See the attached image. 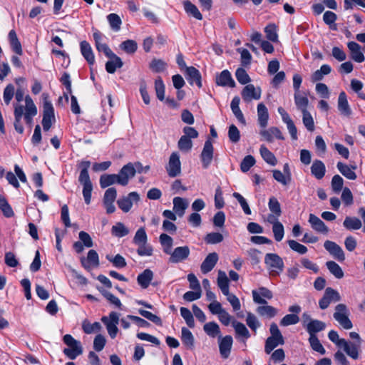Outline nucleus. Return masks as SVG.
<instances>
[{"mask_svg":"<svg viewBox=\"0 0 365 365\" xmlns=\"http://www.w3.org/2000/svg\"><path fill=\"white\" fill-rule=\"evenodd\" d=\"M132 163L125 165L117 174L119 178V185L125 186L128 184L129 180L135 175V170Z\"/></svg>","mask_w":365,"mask_h":365,"instance_id":"nucleus-13","label":"nucleus"},{"mask_svg":"<svg viewBox=\"0 0 365 365\" xmlns=\"http://www.w3.org/2000/svg\"><path fill=\"white\" fill-rule=\"evenodd\" d=\"M217 285L224 295H227L229 291V279L225 272L220 270L217 277Z\"/></svg>","mask_w":365,"mask_h":365,"instance_id":"nucleus-39","label":"nucleus"},{"mask_svg":"<svg viewBox=\"0 0 365 365\" xmlns=\"http://www.w3.org/2000/svg\"><path fill=\"white\" fill-rule=\"evenodd\" d=\"M166 170L170 178H175L181 173V163L178 153H173L170 158Z\"/></svg>","mask_w":365,"mask_h":365,"instance_id":"nucleus-9","label":"nucleus"},{"mask_svg":"<svg viewBox=\"0 0 365 365\" xmlns=\"http://www.w3.org/2000/svg\"><path fill=\"white\" fill-rule=\"evenodd\" d=\"M277 111L281 115L283 123L286 124L292 139L294 140H297L298 136L297 127L288 113L282 107H279Z\"/></svg>","mask_w":365,"mask_h":365,"instance_id":"nucleus-14","label":"nucleus"},{"mask_svg":"<svg viewBox=\"0 0 365 365\" xmlns=\"http://www.w3.org/2000/svg\"><path fill=\"white\" fill-rule=\"evenodd\" d=\"M326 328V324L322 321L314 319L309 322L305 328L309 336H316V333L323 331Z\"/></svg>","mask_w":365,"mask_h":365,"instance_id":"nucleus-34","label":"nucleus"},{"mask_svg":"<svg viewBox=\"0 0 365 365\" xmlns=\"http://www.w3.org/2000/svg\"><path fill=\"white\" fill-rule=\"evenodd\" d=\"M81 52L89 65H93L95 63V56L91 45L86 41H83L80 43Z\"/></svg>","mask_w":365,"mask_h":365,"instance_id":"nucleus-30","label":"nucleus"},{"mask_svg":"<svg viewBox=\"0 0 365 365\" xmlns=\"http://www.w3.org/2000/svg\"><path fill=\"white\" fill-rule=\"evenodd\" d=\"M81 263L83 267L86 269L98 267L99 265V258L98 253L93 250H89L88 252L87 258H83L81 259Z\"/></svg>","mask_w":365,"mask_h":365,"instance_id":"nucleus-26","label":"nucleus"},{"mask_svg":"<svg viewBox=\"0 0 365 365\" xmlns=\"http://www.w3.org/2000/svg\"><path fill=\"white\" fill-rule=\"evenodd\" d=\"M112 234L118 237H123L129 233L128 229L121 222H118L112 227Z\"/></svg>","mask_w":365,"mask_h":365,"instance_id":"nucleus-57","label":"nucleus"},{"mask_svg":"<svg viewBox=\"0 0 365 365\" xmlns=\"http://www.w3.org/2000/svg\"><path fill=\"white\" fill-rule=\"evenodd\" d=\"M148 242V236L144 227L139 228L133 237V243L136 245L145 244Z\"/></svg>","mask_w":365,"mask_h":365,"instance_id":"nucleus-59","label":"nucleus"},{"mask_svg":"<svg viewBox=\"0 0 365 365\" xmlns=\"http://www.w3.org/2000/svg\"><path fill=\"white\" fill-rule=\"evenodd\" d=\"M101 321L106 325L110 338H115L118 331L117 325L119 323V314L115 312H111L108 317H103Z\"/></svg>","mask_w":365,"mask_h":365,"instance_id":"nucleus-8","label":"nucleus"},{"mask_svg":"<svg viewBox=\"0 0 365 365\" xmlns=\"http://www.w3.org/2000/svg\"><path fill=\"white\" fill-rule=\"evenodd\" d=\"M302 122L305 128L310 132L314 130V121L311 113L307 110L302 112Z\"/></svg>","mask_w":365,"mask_h":365,"instance_id":"nucleus-54","label":"nucleus"},{"mask_svg":"<svg viewBox=\"0 0 365 365\" xmlns=\"http://www.w3.org/2000/svg\"><path fill=\"white\" fill-rule=\"evenodd\" d=\"M42 97L43 100L42 125L43 130L45 131H48L51 128L52 123L55 120L54 108L51 102L48 99L49 96L48 93H43Z\"/></svg>","mask_w":365,"mask_h":365,"instance_id":"nucleus-6","label":"nucleus"},{"mask_svg":"<svg viewBox=\"0 0 365 365\" xmlns=\"http://www.w3.org/2000/svg\"><path fill=\"white\" fill-rule=\"evenodd\" d=\"M107 19L112 30L118 31L120 29L122 21L118 14L114 13L110 14L107 16Z\"/></svg>","mask_w":365,"mask_h":365,"instance_id":"nucleus-52","label":"nucleus"},{"mask_svg":"<svg viewBox=\"0 0 365 365\" xmlns=\"http://www.w3.org/2000/svg\"><path fill=\"white\" fill-rule=\"evenodd\" d=\"M309 222L312 228L317 232L324 235L328 234L329 230L325 223L317 216L314 214H309Z\"/></svg>","mask_w":365,"mask_h":365,"instance_id":"nucleus-22","label":"nucleus"},{"mask_svg":"<svg viewBox=\"0 0 365 365\" xmlns=\"http://www.w3.org/2000/svg\"><path fill=\"white\" fill-rule=\"evenodd\" d=\"M173 211L179 217L183 216L185 211L188 206V202L186 199L180 197H175L173 198Z\"/></svg>","mask_w":365,"mask_h":365,"instance_id":"nucleus-32","label":"nucleus"},{"mask_svg":"<svg viewBox=\"0 0 365 365\" xmlns=\"http://www.w3.org/2000/svg\"><path fill=\"white\" fill-rule=\"evenodd\" d=\"M119 178L117 174H104L100 178V185L106 188L115 183L119 184Z\"/></svg>","mask_w":365,"mask_h":365,"instance_id":"nucleus-40","label":"nucleus"},{"mask_svg":"<svg viewBox=\"0 0 365 365\" xmlns=\"http://www.w3.org/2000/svg\"><path fill=\"white\" fill-rule=\"evenodd\" d=\"M185 76L190 84L195 83L199 88L202 87L201 74L195 67H186Z\"/></svg>","mask_w":365,"mask_h":365,"instance_id":"nucleus-23","label":"nucleus"},{"mask_svg":"<svg viewBox=\"0 0 365 365\" xmlns=\"http://www.w3.org/2000/svg\"><path fill=\"white\" fill-rule=\"evenodd\" d=\"M309 341L312 349L314 351H317L321 354H324L326 353L325 349L324 348V346H322L317 336H309Z\"/></svg>","mask_w":365,"mask_h":365,"instance_id":"nucleus-61","label":"nucleus"},{"mask_svg":"<svg viewBox=\"0 0 365 365\" xmlns=\"http://www.w3.org/2000/svg\"><path fill=\"white\" fill-rule=\"evenodd\" d=\"M266 37L272 42L278 41V35L277 33V27L274 24H269L264 29Z\"/></svg>","mask_w":365,"mask_h":365,"instance_id":"nucleus-64","label":"nucleus"},{"mask_svg":"<svg viewBox=\"0 0 365 365\" xmlns=\"http://www.w3.org/2000/svg\"><path fill=\"white\" fill-rule=\"evenodd\" d=\"M25 106L20 104H14V125L16 132L20 134L24 133V128L21 123V118L24 116L26 123L31 125L33 118L37 115V108L30 96L25 97Z\"/></svg>","mask_w":365,"mask_h":365,"instance_id":"nucleus-1","label":"nucleus"},{"mask_svg":"<svg viewBox=\"0 0 365 365\" xmlns=\"http://www.w3.org/2000/svg\"><path fill=\"white\" fill-rule=\"evenodd\" d=\"M184 9L187 14L192 16L197 20H202V15L200 12L197 7L191 3L190 1H185L183 2Z\"/></svg>","mask_w":365,"mask_h":365,"instance_id":"nucleus-45","label":"nucleus"},{"mask_svg":"<svg viewBox=\"0 0 365 365\" xmlns=\"http://www.w3.org/2000/svg\"><path fill=\"white\" fill-rule=\"evenodd\" d=\"M216 83L220 86H228L233 88L235 83L232 78L231 73L227 70L222 71L216 78Z\"/></svg>","mask_w":365,"mask_h":365,"instance_id":"nucleus-28","label":"nucleus"},{"mask_svg":"<svg viewBox=\"0 0 365 365\" xmlns=\"http://www.w3.org/2000/svg\"><path fill=\"white\" fill-rule=\"evenodd\" d=\"M106 259L112 262L115 267L118 269L124 268L127 265L125 258L119 254L116 255L115 257L107 255Z\"/></svg>","mask_w":365,"mask_h":365,"instance_id":"nucleus-55","label":"nucleus"},{"mask_svg":"<svg viewBox=\"0 0 365 365\" xmlns=\"http://www.w3.org/2000/svg\"><path fill=\"white\" fill-rule=\"evenodd\" d=\"M337 108L340 114L344 117L350 118L352 110L349 106L345 92L341 91L338 97Z\"/></svg>","mask_w":365,"mask_h":365,"instance_id":"nucleus-20","label":"nucleus"},{"mask_svg":"<svg viewBox=\"0 0 365 365\" xmlns=\"http://www.w3.org/2000/svg\"><path fill=\"white\" fill-rule=\"evenodd\" d=\"M181 339L184 345L188 349H192L194 346V336L186 327H182L181 329Z\"/></svg>","mask_w":365,"mask_h":365,"instance_id":"nucleus-44","label":"nucleus"},{"mask_svg":"<svg viewBox=\"0 0 365 365\" xmlns=\"http://www.w3.org/2000/svg\"><path fill=\"white\" fill-rule=\"evenodd\" d=\"M259 153L264 160L269 165H275L277 163V159L274 154L270 152L268 148L262 145L259 148Z\"/></svg>","mask_w":365,"mask_h":365,"instance_id":"nucleus-47","label":"nucleus"},{"mask_svg":"<svg viewBox=\"0 0 365 365\" xmlns=\"http://www.w3.org/2000/svg\"><path fill=\"white\" fill-rule=\"evenodd\" d=\"M165 84L160 77H158L155 81V90L157 98L163 101L165 99Z\"/></svg>","mask_w":365,"mask_h":365,"instance_id":"nucleus-53","label":"nucleus"},{"mask_svg":"<svg viewBox=\"0 0 365 365\" xmlns=\"http://www.w3.org/2000/svg\"><path fill=\"white\" fill-rule=\"evenodd\" d=\"M343 225L349 230H359L362 227L361 221L355 217H346L343 222Z\"/></svg>","mask_w":365,"mask_h":365,"instance_id":"nucleus-46","label":"nucleus"},{"mask_svg":"<svg viewBox=\"0 0 365 365\" xmlns=\"http://www.w3.org/2000/svg\"><path fill=\"white\" fill-rule=\"evenodd\" d=\"M218 261V255L216 252L210 253L201 264L200 269L203 274L210 272Z\"/></svg>","mask_w":365,"mask_h":365,"instance_id":"nucleus-24","label":"nucleus"},{"mask_svg":"<svg viewBox=\"0 0 365 365\" xmlns=\"http://www.w3.org/2000/svg\"><path fill=\"white\" fill-rule=\"evenodd\" d=\"M219 350L221 356L223 359H227L231 353V349L233 344L232 337L230 335L225 336H220L218 338Z\"/></svg>","mask_w":365,"mask_h":365,"instance_id":"nucleus-17","label":"nucleus"},{"mask_svg":"<svg viewBox=\"0 0 365 365\" xmlns=\"http://www.w3.org/2000/svg\"><path fill=\"white\" fill-rule=\"evenodd\" d=\"M295 105L301 112L307 111L309 105V99L300 92L294 93V96Z\"/></svg>","mask_w":365,"mask_h":365,"instance_id":"nucleus-38","label":"nucleus"},{"mask_svg":"<svg viewBox=\"0 0 365 365\" xmlns=\"http://www.w3.org/2000/svg\"><path fill=\"white\" fill-rule=\"evenodd\" d=\"M110 58L106 63V70L108 73H114L118 68L123 66L121 58L115 54L108 57Z\"/></svg>","mask_w":365,"mask_h":365,"instance_id":"nucleus-31","label":"nucleus"},{"mask_svg":"<svg viewBox=\"0 0 365 365\" xmlns=\"http://www.w3.org/2000/svg\"><path fill=\"white\" fill-rule=\"evenodd\" d=\"M180 314L190 328L195 327V320L192 312L186 307H181Z\"/></svg>","mask_w":365,"mask_h":365,"instance_id":"nucleus-58","label":"nucleus"},{"mask_svg":"<svg viewBox=\"0 0 365 365\" xmlns=\"http://www.w3.org/2000/svg\"><path fill=\"white\" fill-rule=\"evenodd\" d=\"M336 168L347 179L351 180H354L356 179V174L349 165L341 162H339L337 163Z\"/></svg>","mask_w":365,"mask_h":365,"instance_id":"nucleus-43","label":"nucleus"},{"mask_svg":"<svg viewBox=\"0 0 365 365\" xmlns=\"http://www.w3.org/2000/svg\"><path fill=\"white\" fill-rule=\"evenodd\" d=\"M325 250L339 262L345 259V255L342 248L336 242L330 240H326L324 244Z\"/></svg>","mask_w":365,"mask_h":365,"instance_id":"nucleus-16","label":"nucleus"},{"mask_svg":"<svg viewBox=\"0 0 365 365\" xmlns=\"http://www.w3.org/2000/svg\"><path fill=\"white\" fill-rule=\"evenodd\" d=\"M213 145L210 140H207L204 144L202 151L200 155L202 167L207 168L211 164L213 158Z\"/></svg>","mask_w":365,"mask_h":365,"instance_id":"nucleus-18","label":"nucleus"},{"mask_svg":"<svg viewBox=\"0 0 365 365\" xmlns=\"http://www.w3.org/2000/svg\"><path fill=\"white\" fill-rule=\"evenodd\" d=\"M331 68L328 64L322 65L319 70L314 72L311 76L312 82H317L322 81L324 76L328 75L331 73Z\"/></svg>","mask_w":365,"mask_h":365,"instance_id":"nucleus-41","label":"nucleus"},{"mask_svg":"<svg viewBox=\"0 0 365 365\" xmlns=\"http://www.w3.org/2000/svg\"><path fill=\"white\" fill-rule=\"evenodd\" d=\"M326 172V167L324 163L321 160H316L313 162L311 166L312 174L317 179H322Z\"/></svg>","mask_w":365,"mask_h":365,"instance_id":"nucleus-36","label":"nucleus"},{"mask_svg":"<svg viewBox=\"0 0 365 365\" xmlns=\"http://www.w3.org/2000/svg\"><path fill=\"white\" fill-rule=\"evenodd\" d=\"M340 299V295L337 291L331 287H327L323 297L319 302V307L322 309H325L332 302H338Z\"/></svg>","mask_w":365,"mask_h":365,"instance_id":"nucleus-11","label":"nucleus"},{"mask_svg":"<svg viewBox=\"0 0 365 365\" xmlns=\"http://www.w3.org/2000/svg\"><path fill=\"white\" fill-rule=\"evenodd\" d=\"M190 253V248L187 246L178 247L173 250H171L169 262L171 263L182 262L187 259Z\"/></svg>","mask_w":365,"mask_h":365,"instance_id":"nucleus-10","label":"nucleus"},{"mask_svg":"<svg viewBox=\"0 0 365 365\" xmlns=\"http://www.w3.org/2000/svg\"><path fill=\"white\" fill-rule=\"evenodd\" d=\"M268 207L271 213H274L277 215H282L280 203L275 197H271L269 199Z\"/></svg>","mask_w":365,"mask_h":365,"instance_id":"nucleus-60","label":"nucleus"},{"mask_svg":"<svg viewBox=\"0 0 365 365\" xmlns=\"http://www.w3.org/2000/svg\"><path fill=\"white\" fill-rule=\"evenodd\" d=\"M232 326L235 329L237 338L245 341L250 337V331L244 324L233 319Z\"/></svg>","mask_w":365,"mask_h":365,"instance_id":"nucleus-27","label":"nucleus"},{"mask_svg":"<svg viewBox=\"0 0 365 365\" xmlns=\"http://www.w3.org/2000/svg\"><path fill=\"white\" fill-rule=\"evenodd\" d=\"M349 312L347 307L344 304H339L335 307L334 318L345 329H350L353 324L349 319Z\"/></svg>","mask_w":365,"mask_h":365,"instance_id":"nucleus-7","label":"nucleus"},{"mask_svg":"<svg viewBox=\"0 0 365 365\" xmlns=\"http://www.w3.org/2000/svg\"><path fill=\"white\" fill-rule=\"evenodd\" d=\"M67 348L63 349V354L70 359H75L83 353V348L79 341L75 339L71 334H66L63 337Z\"/></svg>","mask_w":365,"mask_h":365,"instance_id":"nucleus-5","label":"nucleus"},{"mask_svg":"<svg viewBox=\"0 0 365 365\" xmlns=\"http://www.w3.org/2000/svg\"><path fill=\"white\" fill-rule=\"evenodd\" d=\"M120 48L128 54L134 53L138 49V43L135 41L128 39L120 44Z\"/></svg>","mask_w":365,"mask_h":365,"instance_id":"nucleus-51","label":"nucleus"},{"mask_svg":"<svg viewBox=\"0 0 365 365\" xmlns=\"http://www.w3.org/2000/svg\"><path fill=\"white\" fill-rule=\"evenodd\" d=\"M347 47L350 51L351 59L357 63H361L364 61L365 57L361 50L359 44L354 41H350L347 43Z\"/></svg>","mask_w":365,"mask_h":365,"instance_id":"nucleus-25","label":"nucleus"},{"mask_svg":"<svg viewBox=\"0 0 365 365\" xmlns=\"http://www.w3.org/2000/svg\"><path fill=\"white\" fill-rule=\"evenodd\" d=\"M328 337L331 341L337 346L343 348L346 354L353 359L359 358V344H352L344 339H340L338 333L334 330H331L328 334Z\"/></svg>","mask_w":365,"mask_h":365,"instance_id":"nucleus-3","label":"nucleus"},{"mask_svg":"<svg viewBox=\"0 0 365 365\" xmlns=\"http://www.w3.org/2000/svg\"><path fill=\"white\" fill-rule=\"evenodd\" d=\"M178 148L182 152H189L192 147V142L187 136L182 135L178 143Z\"/></svg>","mask_w":365,"mask_h":365,"instance_id":"nucleus-63","label":"nucleus"},{"mask_svg":"<svg viewBox=\"0 0 365 365\" xmlns=\"http://www.w3.org/2000/svg\"><path fill=\"white\" fill-rule=\"evenodd\" d=\"M0 210L6 217H11L14 215V211L9 204L6 199L0 195Z\"/></svg>","mask_w":365,"mask_h":365,"instance_id":"nucleus-56","label":"nucleus"},{"mask_svg":"<svg viewBox=\"0 0 365 365\" xmlns=\"http://www.w3.org/2000/svg\"><path fill=\"white\" fill-rule=\"evenodd\" d=\"M284 344V338H282V341H281V340L278 339V337L269 336L265 341L264 351L267 354H269L277 346L283 345Z\"/></svg>","mask_w":365,"mask_h":365,"instance_id":"nucleus-42","label":"nucleus"},{"mask_svg":"<svg viewBox=\"0 0 365 365\" xmlns=\"http://www.w3.org/2000/svg\"><path fill=\"white\" fill-rule=\"evenodd\" d=\"M91 163L89 161H83L81 163V172L78 177V181L83 185V196L86 205H89L91 201V193L93 185L88 174V168Z\"/></svg>","mask_w":365,"mask_h":365,"instance_id":"nucleus-2","label":"nucleus"},{"mask_svg":"<svg viewBox=\"0 0 365 365\" xmlns=\"http://www.w3.org/2000/svg\"><path fill=\"white\" fill-rule=\"evenodd\" d=\"M240 99L238 96H235L232 98L230 104L231 110L236 117V118L242 124L246 123L245 118L243 115L242 112L241 111L240 108Z\"/></svg>","mask_w":365,"mask_h":365,"instance_id":"nucleus-35","label":"nucleus"},{"mask_svg":"<svg viewBox=\"0 0 365 365\" xmlns=\"http://www.w3.org/2000/svg\"><path fill=\"white\" fill-rule=\"evenodd\" d=\"M264 264L269 275L276 277L279 275L284 270V264L283 259L277 254L267 253L264 257Z\"/></svg>","mask_w":365,"mask_h":365,"instance_id":"nucleus-4","label":"nucleus"},{"mask_svg":"<svg viewBox=\"0 0 365 365\" xmlns=\"http://www.w3.org/2000/svg\"><path fill=\"white\" fill-rule=\"evenodd\" d=\"M204 331L212 338L221 336V331L219 325L215 322H210L205 324L203 326Z\"/></svg>","mask_w":365,"mask_h":365,"instance_id":"nucleus-37","label":"nucleus"},{"mask_svg":"<svg viewBox=\"0 0 365 365\" xmlns=\"http://www.w3.org/2000/svg\"><path fill=\"white\" fill-rule=\"evenodd\" d=\"M253 301L257 304H267V301L264 299H270L273 294L272 292L266 287H260L258 291L252 290Z\"/></svg>","mask_w":365,"mask_h":365,"instance_id":"nucleus-21","label":"nucleus"},{"mask_svg":"<svg viewBox=\"0 0 365 365\" xmlns=\"http://www.w3.org/2000/svg\"><path fill=\"white\" fill-rule=\"evenodd\" d=\"M257 312L262 317L272 318L277 314V309L267 304L258 307L257 308Z\"/></svg>","mask_w":365,"mask_h":365,"instance_id":"nucleus-48","label":"nucleus"},{"mask_svg":"<svg viewBox=\"0 0 365 365\" xmlns=\"http://www.w3.org/2000/svg\"><path fill=\"white\" fill-rule=\"evenodd\" d=\"M242 97L245 102L259 100L261 98V89L255 88L253 84H248L242 89Z\"/></svg>","mask_w":365,"mask_h":365,"instance_id":"nucleus-19","label":"nucleus"},{"mask_svg":"<svg viewBox=\"0 0 365 365\" xmlns=\"http://www.w3.org/2000/svg\"><path fill=\"white\" fill-rule=\"evenodd\" d=\"M269 113L267 107L262 103L257 105V121L262 128H265L268 125Z\"/></svg>","mask_w":365,"mask_h":365,"instance_id":"nucleus-29","label":"nucleus"},{"mask_svg":"<svg viewBox=\"0 0 365 365\" xmlns=\"http://www.w3.org/2000/svg\"><path fill=\"white\" fill-rule=\"evenodd\" d=\"M259 135L262 137L263 140L272 143L274 139L284 140V137L281 130L277 127H270L268 129L262 128L259 130Z\"/></svg>","mask_w":365,"mask_h":365,"instance_id":"nucleus-15","label":"nucleus"},{"mask_svg":"<svg viewBox=\"0 0 365 365\" xmlns=\"http://www.w3.org/2000/svg\"><path fill=\"white\" fill-rule=\"evenodd\" d=\"M160 242L163 247V251L166 254L170 253L173 245V240L168 235L163 233L159 237Z\"/></svg>","mask_w":365,"mask_h":365,"instance_id":"nucleus-49","label":"nucleus"},{"mask_svg":"<svg viewBox=\"0 0 365 365\" xmlns=\"http://www.w3.org/2000/svg\"><path fill=\"white\" fill-rule=\"evenodd\" d=\"M273 178L283 185H288L291 181L290 173L286 175L278 170H273Z\"/></svg>","mask_w":365,"mask_h":365,"instance_id":"nucleus-62","label":"nucleus"},{"mask_svg":"<svg viewBox=\"0 0 365 365\" xmlns=\"http://www.w3.org/2000/svg\"><path fill=\"white\" fill-rule=\"evenodd\" d=\"M153 278V271L150 269H146L138 276L137 282L143 289H146L149 287Z\"/></svg>","mask_w":365,"mask_h":365,"instance_id":"nucleus-33","label":"nucleus"},{"mask_svg":"<svg viewBox=\"0 0 365 365\" xmlns=\"http://www.w3.org/2000/svg\"><path fill=\"white\" fill-rule=\"evenodd\" d=\"M140 196L137 192H131L127 196L118 200L117 204L124 212H128L133 207V202H138Z\"/></svg>","mask_w":365,"mask_h":365,"instance_id":"nucleus-12","label":"nucleus"},{"mask_svg":"<svg viewBox=\"0 0 365 365\" xmlns=\"http://www.w3.org/2000/svg\"><path fill=\"white\" fill-rule=\"evenodd\" d=\"M329 272L337 279H341L344 277V272L341 267L334 261H329L326 264Z\"/></svg>","mask_w":365,"mask_h":365,"instance_id":"nucleus-50","label":"nucleus"}]
</instances>
